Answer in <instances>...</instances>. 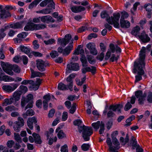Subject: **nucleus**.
I'll list each match as a JSON object with an SVG mask.
<instances>
[{
	"label": "nucleus",
	"instance_id": "1",
	"mask_svg": "<svg viewBox=\"0 0 152 152\" xmlns=\"http://www.w3.org/2000/svg\"><path fill=\"white\" fill-rule=\"evenodd\" d=\"M79 133L82 132V136L85 141L90 140V137L93 133L92 128L91 127L85 126H79L77 127Z\"/></svg>",
	"mask_w": 152,
	"mask_h": 152
},
{
	"label": "nucleus",
	"instance_id": "2",
	"mask_svg": "<svg viewBox=\"0 0 152 152\" xmlns=\"http://www.w3.org/2000/svg\"><path fill=\"white\" fill-rule=\"evenodd\" d=\"M143 65H140L135 62L134 65L132 72L134 74L137 72V75L135 76V83H137L142 79V76L144 74V70L143 69Z\"/></svg>",
	"mask_w": 152,
	"mask_h": 152
},
{
	"label": "nucleus",
	"instance_id": "3",
	"mask_svg": "<svg viewBox=\"0 0 152 152\" xmlns=\"http://www.w3.org/2000/svg\"><path fill=\"white\" fill-rule=\"evenodd\" d=\"M113 16H111L107 20V22L110 24L113 25V27L116 28H119L120 27L119 20L121 15L119 12H114L113 14Z\"/></svg>",
	"mask_w": 152,
	"mask_h": 152
},
{
	"label": "nucleus",
	"instance_id": "4",
	"mask_svg": "<svg viewBox=\"0 0 152 152\" xmlns=\"http://www.w3.org/2000/svg\"><path fill=\"white\" fill-rule=\"evenodd\" d=\"M87 59L85 55L81 56L80 60L82 63V65L83 67H86L88 66V63L87 61V59L89 63L91 64H95L96 60L95 59H93L94 57L91 55H87L86 56Z\"/></svg>",
	"mask_w": 152,
	"mask_h": 152
},
{
	"label": "nucleus",
	"instance_id": "5",
	"mask_svg": "<svg viewBox=\"0 0 152 152\" xmlns=\"http://www.w3.org/2000/svg\"><path fill=\"white\" fill-rule=\"evenodd\" d=\"M146 48L145 47L143 46L142 48V49L140 51L139 55V61L138 62L136 61L134 62V64L135 63H137L140 65H143V66H145V55Z\"/></svg>",
	"mask_w": 152,
	"mask_h": 152
},
{
	"label": "nucleus",
	"instance_id": "6",
	"mask_svg": "<svg viewBox=\"0 0 152 152\" xmlns=\"http://www.w3.org/2000/svg\"><path fill=\"white\" fill-rule=\"evenodd\" d=\"M1 65L3 71L7 74L11 76L13 75L14 72L12 71V64H10L8 62L5 63L1 61Z\"/></svg>",
	"mask_w": 152,
	"mask_h": 152
},
{
	"label": "nucleus",
	"instance_id": "7",
	"mask_svg": "<svg viewBox=\"0 0 152 152\" xmlns=\"http://www.w3.org/2000/svg\"><path fill=\"white\" fill-rule=\"evenodd\" d=\"M79 69L80 67L78 63L71 62L67 64L66 73L68 74L71 73V71H77Z\"/></svg>",
	"mask_w": 152,
	"mask_h": 152
},
{
	"label": "nucleus",
	"instance_id": "8",
	"mask_svg": "<svg viewBox=\"0 0 152 152\" xmlns=\"http://www.w3.org/2000/svg\"><path fill=\"white\" fill-rule=\"evenodd\" d=\"M17 92H15L13 95V97L10 99L6 98L4 100V103L7 105L11 104L14 102L18 101L20 99V95Z\"/></svg>",
	"mask_w": 152,
	"mask_h": 152
},
{
	"label": "nucleus",
	"instance_id": "9",
	"mask_svg": "<svg viewBox=\"0 0 152 152\" xmlns=\"http://www.w3.org/2000/svg\"><path fill=\"white\" fill-rule=\"evenodd\" d=\"M65 38H59L58 39V44H60L63 47H65L70 41L72 36L70 34H67L65 35Z\"/></svg>",
	"mask_w": 152,
	"mask_h": 152
},
{
	"label": "nucleus",
	"instance_id": "10",
	"mask_svg": "<svg viewBox=\"0 0 152 152\" xmlns=\"http://www.w3.org/2000/svg\"><path fill=\"white\" fill-rule=\"evenodd\" d=\"M24 124L23 119L21 117H18V121H16V124L13 126L15 131L16 132H19L20 128L24 126Z\"/></svg>",
	"mask_w": 152,
	"mask_h": 152
},
{
	"label": "nucleus",
	"instance_id": "11",
	"mask_svg": "<svg viewBox=\"0 0 152 152\" xmlns=\"http://www.w3.org/2000/svg\"><path fill=\"white\" fill-rule=\"evenodd\" d=\"M36 64L38 69L41 72L45 71L46 67L49 65L48 63H45V61L42 60H37Z\"/></svg>",
	"mask_w": 152,
	"mask_h": 152
},
{
	"label": "nucleus",
	"instance_id": "12",
	"mask_svg": "<svg viewBox=\"0 0 152 152\" xmlns=\"http://www.w3.org/2000/svg\"><path fill=\"white\" fill-rule=\"evenodd\" d=\"M110 49H108L105 56L104 59L108 60L110 57L112 53L115 52V46L113 43H110L109 45Z\"/></svg>",
	"mask_w": 152,
	"mask_h": 152
},
{
	"label": "nucleus",
	"instance_id": "13",
	"mask_svg": "<svg viewBox=\"0 0 152 152\" xmlns=\"http://www.w3.org/2000/svg\"><path fill=\"white\" fill-rule=\"evenodd\" d=\"M107 145L109 147V151L110 152H118L117 150L120 148V146H114L112 145L111 140L110 138L107 137L106 141Z\"/></svg>",
	"mask_w": 152,
	"mask_h": 152
},
{
	"label": "nucleus",
	"instance_id": "14",
	"mask_svg": "<svg viewBox=\"0 0 152 152\" xmlns=\"http://www.w3.org/2000/svg\"><path fill=\"white\" fill-rule=\"evenodd\" d=\"M123 107L122 104H118L115 105H110L109 107V110H112L114 112H116L117 110L119 113H121V109Z\"/></svg>",
	"mask_w": 152,
	"mask_h": 152
},
{
	"label": "nucleus",
	"instance_id": "15",
	"mask_svg": "<svg viewBox=\"0 0 152 152\" xmlns=\"http://www.w3.org/2000/svg\"><path fill=\"white\" fill-rule=\"evenodd\" d=\"M24 23V21L20 22H17L16 23L11 24L8 25L7 26L10 28H11L14 29L21 28L22 27L23 24Z\"/></svg>",
	"mask_w": 152,
	"mask_h": 152
},
{
	"label": "nucleus",
	"instance_id": "16",
	"mask_svg": "<svg viewBox=\"0 0 152 152\" xmlns=\"http://www.w3.org/2000/svg\"><path fill=\"white\" fill-rule=\"evenodd\" d=\"M41 21L44 23H49V22L54 23L55 21L50 16L47 15L41 17Z\"/></svg>",
	"mask_w": 152,
	"mask_h": 152
},
{
	"label": "nucleus",
	"instance_id": "17",
	"mask_svg": "<svg viewBox=\"0 0 152 152\" xmlns=\"http://www.w3.org/2000/svg\"><path fill=\"white\" fill-rule=\"evenodd\" d=\"M71 10L73 12L77 13L84 11L86 10V8L82 6H74L71 7Z\"/></svg>",
	"mask_w": 152,
	"mask_h": 152
},
{
	"label": "nucleus",
	"instance_id": "18",
	"mask_svg": "<svg viewBox=\"0 0 152 152\" xmlns=\"http://www.w3.org/2000/svg\"><path fill=\"white\" fill-rule=\"evenodd\" d=\"M32 135L34 139V142L36 144H41L42 142L41 137L39 134L34 132Z\"/></svg>",
	"mask_w": 152,
	"mask_h": 152
},
{
	"label": "nucleus",
	"instance_id": "19",
	"mask_svg": "<svg viewBox=\"0 0 152 152\" xmlns=\"http://www.w3.org/2000/svg\"><path fill=\"white\" fill-rule=\"evenodd\" d=\"M11 14L9 11H6L5 9L1 10L0 13V18L5 19L10 17Z\"/></svg>",
	"mask_w": 152,
	"mask_h": 152
},
{
	"label": "nucleus",
	"instance_id": "20",
	"mask_svg": "<svg viewBox=\"0 0 152 152\" xmlns=\"http://www.w3.org/2000/svg\"><path fill=\"white\" fill-rule=\"evenodd\" d=\"M138 37L140 39L142 42L146 43L149 42L151 39L147 34L144 35L142 34L140 35H138Z\"/></svg>",
	"mask_w": 152,
	"mask_h": 152
},
{
	"label": "nucleus",
	"instance_id": "21",
	"mask_svg": "<svg viewBox=\"0 0 152 152\" xmlns=\"http://www.w3.org/2000/svg\"><path fill=\"white\" fill-rule=\"evenodd\" d=\"M73 42H72V43L70 42L69 45L64 49V55H68L70 53L73 47Z\"/></svg>",
	"mask_w": 152,
	"mask_h": 152
},
{
	"label": "nucleus",
	"instance_id": "22",
	"mask_svg": "<svg viewBox=\"0 0 152 152\" xmlns=\"http://www.w3.org/2000/svg\"><path fill=\"white\" fill-rule=\"evenodd\" d=\"M66 81L67 82H69V83L67 85L68 86L69 89L70 91H72L73 90V81L71 75H69L66 79Z\"/></svg>",
	"mask_w": 152,
	"mask_h": 152
},
{
	"label": "nucleus",
	"instance_id": "23",
	"mask_svg": "<svg viewBox=\"0 0 152 152\" xmlns=\"http://www.w3.org/2000/svg\"><path fill=\"white\" fill-rule=\"evenodd\" d=\"M119 24L120 27L123 28H128L130 26V23L128 20L120 22Z\"/></svg>",
	"mask_w": 152,
	"mask_h": 152
},
{
	"label": "nucleus",
	"instance_id": "24",
	"mask_svg": "<svg viewBox=\"0 0 152 152\" xmlns=\"http://www.w3.org/2000/svg\"><path fill=\"white\" fill-rule=\"evenodd\" d=\"M24 30L26 31L34 30V23L31 22L28 23L24 27Z\"/></svg>",
	"mask_w": 152,
	"mask_h": 152
},
{
	"label": "nucleus",
	"instance_id": "25",
	"mask_svg": "<svg viewBox=\"0 0 152 152\" xmlns=\"http://www.w3.org/2000/svg\"><path fill=\"white\" fill-rule=\"evenodd\" d=\"M100 17L102 19H105L106 21L107 19L110 17L108 11L106 10H103L101 12Z\"/></svg>",
	"mask_w": 152,
	"mask_h": 152
},
{
	"label": "nucleus",
	"instance_id": "26",
	"mask_svg": "<svg viewBox=\"0 0 152 152\" xmlns=\"http://www.w3.org/2000/svg\"><path fill=\"white\" fill-rule=\"evenodd\" d=\"M58 90L62 91L67 90L69 88L68 86L62 82L59 83L58 86Z\"/></svg>",
	"mask_w": 152,
	"mask_h": 152
},
{
	"label": "nucleus",
	"instance_id": "27",
	"mask_svg": "<svg viewBox=\"0 0 152 152\" xmlns=\"http://www.w3.org/2000/svg\"><path fill=\"white\" fill-rule=\"evenodd\" d=\"M34 114V111L32 109H29L26 111L25 113L23 114V117L24 118H26L27 116H32Z\"/></svg>",
	"mask_w": 152,
	"mask_h": 152
},
{
	"label": "nucleus",
	"instance_id": "28",
	"mask_svg": "<svg viewBox=\"0 0 152 152\" xmlns=\"http://www.w3.org/2000/svg\"><path fill=\"white\" fill-rule=\"evenodd\" d=\"M19 88L20 90L16 91L15 92H17L18 94H20V97L23 93H26L28 91L27 87L26 86L20 85L19 87Z\"/></svg>",
	"mask_w": 152,
	"mask_h": 152
},
{
	"label": "nucleus",
	"instance_id": "29",
	"mask_svg": "<svg viewBox=\"0 0 152 152\" xmlns=\"http://www.w3.org/2000/svg\"><path fill=\"white\" fill-rule=\"evenodd\" d=\"M140 30V27L138 26H136L133 28L131 34L132 35L136 36L137 34L139 33Z\"/></svg>",
	"mask_w": 152,
	"mask_h": 152
},
{
	"label": "nucleus",
	"instance_id": "30",
	"mask_svg": "<svg viewBox=\"0 0 152 152\" xmlns=\"http://www.w3.org/2000/svg\"><path fill=\"white\" fill-rule=\"evenodd\" d=\"M52 11V8H46L38 11L37 12V13L47 14H50Z\"/></svg>",
	"mask_w": 152,
	"mask_h": 152
},
{
	"label": "nucleus",
	"instance_id": "31",
	"mask_svg": "<svg viewBox=\"0 0 152 152\" xmlns=\"http://www.w3.org/2000/svg\"><path fill=\"white\" fill-rule=\"evenodd\" d=\"M19 48L21 52H24L26 54L29 53L30 52V48L25 46L23 45H20Z\"/></svg>",
	"mask_w": 152,
	"mask_h": 152
},
{
	"label": "nucleus",
	"instance_id": "32",
	"mask_svg": "<svg viewBox=\"0 0 152 152\" xmlns=\"http://www.w3.org/2000/svg\"><path fill=\"white\" fill-rule=\"evenodd\" d=\"M46 27L45 24H35L34 23V29L35 30L44 29Z\"/></svg>",
	"mask_w": 152,
	"mask_h": 152
},
{
	"label": "nucleus",
	"instance_id": "33",
	"mask_svg": "<svg viewBox=\"0 0 152 152\" xmlns=\"http://www.w3.org/2000/svg\"><path fill=\"white\" fill-rule=\"evenodd\" d=\"M101 125V122L99 121L96 122H94L91 124L92 126L94 129L95 131H97Z\"/></svg>",
	"mask_w": 152,
	"mask_h": 152
},
{
	"label": "nucleus",
	"instance_id": "34",
	"mask_svg": "<svg viewBox=\"0 0 152 152\" xmlns=\"http://www.w3.org/2000/svg\"><path fill=\"white\" fill-rule=\"evenodd\" d=\"M57 136L59 139H62L66 137V134L62 130H60L57 134Z\"/></svg>",
	"mask_w": 152,
	"mask_h": 152
},
{
	"label": "nucleus",
	"instance_id": "35",
	"mask_svg": "<svg viewBox=\"0 0 152 152\" xmlns=\"http://www.w3.org/2000/svg\"><path fill=\"white\" fill-rule=\"evenodd\" d=\"M27 103L29 102H34V96L33 95L31 94H28L27 97L24 99Z\"/></svg>",
	"mask_w": 152,
	"mask_h": 152
},
{
	"label": "nucleus",
	"instance_id": "36",
	"mask_svg": "<svg viewBox=\"0 0 152 152\" xmlns=\"http://www.w3.org/2000/svg\"><path fill=\"white\" fill-rule=\"evenodd\" d=\"M130 141L131 143L127 144L128 147L131 146L132 144H134V145L133 146H134L137 142L136 139L135 138L134 136L132 135L131 137Z\"/></svg>",
	"mask_w": 152,
	"mask_h": 152
},
{
	"label": "nucleus",
	"instance_id": "37",
	"mask_svg": "<svg viewBox=\"0 0 152 152\" xmlns=\"http://www.w3.org/2000/svg\"><path fill=\"white\" fill-rule=\"evenodd\" d=\"M112 140L113 143L115 146H119L120 143L116 137H113L112 136Z\"/></svg>",
	"mask_w": 152,
	"mask_h": 152
},
{
	"label": "nucleus",
	"instance_id": "38",
	"mask_svg": "<svg viewBox=\"0 0 152 152\" xmlns=\"http://www.w3.org/2000/svg\"><path fill=\"white\" fill-rule=\"evenodd\" d=\"M105 124L102 121L101 122V125L100 127V129L99 131V133L100 134H102L104 132L105 130Z\"/></svg>",
	"mask_w": 152,
	"mask_h": 152
},
{
	"label": "nucleus",
	"instance_id": "39",
	"mask_svg": "<svg viewBox=\"0 0 152 152\" xmlns=\"http://www.w3.org/2000/svg\"><path fill=\"white\" fill-rule=\"evenodd\" d=\"M3 88L4 90L8 92H11L14 91L12 88V86L10 85L4 86L3 87Z\"/></svg>",
	"mask_w": 152,
	"mask_h": 152
},
{
	"label": "nucleus",
	"instance_id": "40",
	"mask_svg": "<svg viewBox=\"0 0 152 152\" xmlns=\"http://www.w3.org/2000/svg\"><path fill=\"white\" fill-rule=\"evenodd\" d=\"M90 147V145L88 143H83L81 146L82 150L84 151H88Z\"/></svg>",
	"mask_w": 152,
	"mask_h": 152
},
{
	"label": "nucleus",
	"instance_id": "41",
	"mask_svg": "<svg viewBox=\"0 0 152 152\" xmlns=\"http://www.w3.org/2000/svg\"><path fill=\"white\" fill-rule=\"evenodd\" d=\"M113 119L112 118L110 119L107 123V128L108 130L110 129L113 125Z\"/></svg>",
	"mask_w": 152,
	"mask_h": 152
},
{
	"label": "nucleus",
	"instance_id": "42",
	"mask_svg": "<svg viewBox=\"0 0 152 152\" xmlns=\"http://www.w3.org/2000/svg\"><path fill=\"white\" fill-rule=\"evenodd\" d=\"M30 69L31 74L30 77L31 78H34L39 76L38 75L37 72L34 71V70L31 68Z\"/></svg>",
	"mask_w": 152,
	"mask_h": 152
},
{
	"label": "nucleus",
	"instance_id": "43",
	"mask_svg": "<svg viewBox=\"0 0 152 152\" xmlns=\"http://www.w3.org/2000/svg\"><path fill=\"white\" fill-rule=\"evenodd\" d=\"M51 57L53 58H55L56 56H59V54L57 51L55 50H52L50 53Z\"/></svg>",
	"mask_w": 152,
	"mask_h": 152
},
{
	"label": "nucleus",
	"instance_id": "44",
	"mask_svg": "<svg viewBox=\"0 0 152 152\" xmlns=\"http://www.w3.org/2000/svg\"><path fill=\"white\" fill-rule=\"evenodd\" d=\"M12 70L15 73H19L20 72V69L19 67L16 65H12Z\"/></svg>",
	"mask_w": 152,
	"mask_h": 152
},
{
	"label": "nucleus",
	"instance_id": "45",
	"mask_svg": "<svg viewBox=\"0 0 152 152\" xmlns=\"http://www.w3.org/2000/svg\"><path fill=\"white\" fill-rule=\"evenodd\" d=\"M8 75H5L4 72H1L0 74V80L3 81L4 82H7V78Z\"/></svg>",
	"mask_w": 152,
	"mask_h": 152
},
{
	"label": "nucleus",
	"instance_id": "46",
	"mask_svg": "<svg viewBox=\"0 0 152 152\" xmlns=\"http://www.w3.org/2000/svg\"><path fill=\"white\" fill-rule=\"evenodd\" d=\"M28 34V33L23 32L21 33H19L17 35V37L18 38H26Z\"/></svg>",
	"mask_w": 152,
	"mask_h": 152
},
{
	"label": "nucleus",
	"instance_id": "47",
	"mask_svg": "<svg viewBox=\"0 0 152 152\" xmlns=\"http://www.w3.org/2000/svg\"><path fill=\"white\" fill-rule=\"evenodd\" d=\"M132 107V105L130 102L129 101H127L124 106V110L125 111H128Z\"/></svg>",
	"mask_w": 152,
	"mask_h": 152
},
{
	"label": "nucleus",
	"instance_id": "48",
	"mask_svg": "<svg viewBox=\"0 0 152 152\" xmlns=\"http://www.w3.org/2000/svg\"><path fill=\"white\" fill-rule=\"evenodd\" d=\"M76 110V105L75 103H73L71 109L69 110V113L73 114Z\"/></svg>",
	"mask_w": 152,
	"mask_h": 152
},
{
	"label": "nucleus",
	"instance_id": "49",
	"mask_svg": "<svg viewBox=\"0 0 152 152\" xmlns=\"http://www.w3.org/2000/svg\"><path fill=\"white\" fill-rule=\"evenodd\" d=\"M15 140L18 142L21 143L22 142L21 138L18 133H14Z\"/></svg>",
	"mask_w": 152,
	"mask_h": 152
},
{
	"label": "nucleus",
	"instance_id": "50",
	"mask_svg": "<svg viewBox=\"0 0 152 152\" xmlns=\"http://www.w3.org/2000/svg\"><path fill=\"white\" fill-rule=\"evenodd\" d=\"M55 40L54 39H51L48 40L44 41V43L46 45H50L55 42Z\"/></svg>",
	"mask_w": 152,
	"mask_h": 152
},
{
	"label": "nucleus",
	"instance_id": "51",
	"mask_svg": "<svg viewBox=\"0 0 152 152\" xmlns=\"http://www.w3.org/2000/svg\"><path fill=\"white\" fill-rule=\"evenodd\" d=\"M89 50L90 53L93 55L96 56L98 52L94 46H93Z\"/></svg>",
	"mask_w": 152,
	"mask_h": 152
},
{
	"label": "nucleus",
	"instance_id": "52",
	"mask_svg": "<svg viewBox=\"0 0 152 152\" xmlns=\"http://www.w3.org/2000/svg\"><path fill=\"white\" fill-rule=\"evenodd\" d=\"M147 101L148 103H152V92H149L147 97Z\"/></svg>",
	"mask_w": 152,
	"mask_h": 152
},
{
	"label": "nucleus",
	"instance_id": "53",
	"mask_svg": "<svg viewBox=\"0 0 152 152\" xmlns=\"http://www.w3.org/2000/svg\"><path fill=\"white\" fill-rule=\"evenodd\" d=\"M87 30H88V28L87 26H83L78 28L77 30V32L79 33H80Z\"/></svg>",
	"mask_w": 152,
	"mask_h": 152
},
{
	"label": "nucleus",
	"instance_id": "54",
	"mask_svg": "<svg viewBox=\"0 0 152 152\" xmlns=\"http://www.w3.org/2000/svg\"><path fill=\"white\" fill-rule=\"evenodd\" d=\"M60 151L61 152H68V148L66 144H64L61 146Z\"/></svg>",
	"mask_w": 152,
	"mask_h": 152
},
{
	"label": "nucleus",
	"instance_id": "55",
	"mask_svg": "<svg viewBox=\"0 0 152 152\" xmlns=\"http://www.w3.org/2000/svg\"><path fill=\"white\" fill-rule=\"evenodd\" d=\"M142 90H137L135 92V95L137 98H138L142 95Z\"/></svg>",
	"mask_w": 152,
	"mask_h": 152
},
{
	"label": "nucleus",
	"instance_id": "56",
	"mask_svg": "<svg viewBox=\"0 0 152 152\" xmlns=\"http://www.w3.org/2000/svg\"><path fill=\"white\" fill-rule=\"evenodd\" d=\"M55 113V110L54 109H51L49 112L48 114V116L49 118H52L54 116V114Z\"/></svg>",
	"mask_w": 152,
	"mask_h": 152
},
{
	"label": "nucleus",
	"instance_id": "57",
	"mask_svg": "<svg viewBox=\"0 0 152 152\" xmlns=\"http://www.w3.org/2000/svg\"><path fill=\"white\" fill-rule=\"evenodd\" d=\"M21 59L22 60L23 64L25 65H26L28 62V58L25 55L22 56Z\"/></svg>",
	"mask_w": 152,
	"mask_h": 152
},
{
	"label": "nucleus",
	"instance_id": "58",
	"mask_svg": "<svg viewBox=\"0 0 152 152\" xmlns=\"http://www.w3.org/2000/svg\"><path fill=\"white\" fill-rule=\"evenodd\" d=\"M82 123V121L80 119H77L74 121L73 122V124L75 126H80Z\"/></svg>",
	"mask_w": 152,
	"mask_h": 152
},
{
	"label": "nucleus",
	"instance_id": "59",
	"mask_svg": "<svg viewBox=\"0 0 152 152\" xmlns=\"http://www.w3.org/2000/svg\"><path fill=\"white\" fill-rule=\"evenodd\" d=\"M32 55L36 57H42L43 56L42 53H40L39 52H36L34 51H32L31 52Z\"/></svg>",
	"mask_w": 152,
	"mask_h": 152
},
{
	"label": "nucleus",
	"instance_id": "60",
	"mask_svg": "<svg viewBox=\"0 0 152 152\" xmlns=\"http://www.w3.org/2000/svg\"><path fill=\"white\" fill-rule=\"evenodd\" d=\"M104 53L102 52L99 55H98L96 57V58L97 59L99 60L100 61H102L104 58Z\"/></svg>",
	"mask_w": 152,
	"mask_h": 152
},
{
	"label": "nucleus",
	"instance_id": "61",
	"mask_svg": "<svg viewBox=\"0 0 152 152\" xmlns=\"http://www.w3.org/2000/svg\"><path fill=\"white\" fill-rule=\"evenodd\" d=\"M15 108L14 106H8L5 108V110L8 112H11L13 110H15Z\"/></svg>",
	"mask_w": 152,
	"mask_h": 152
},
{
	"label": "nucleus",
	"instance_id": "62",
	"mask_svg": "<svg viewBox=\"0 0 152 152\" xmlns=\"http://www.w3.org/2000/svg\"><path fill=\"white\" fill-rule=\"evenodd\" d=\"M32 43L33 45V48L34 49H37L39 48V45L38 44V41L37 40H34Z\"/></svg>",
	"mask_w": 152,
	"mask_h": 152
},
{
	"label": "nucleus",
	"instance_id": "63",
	"mask_svg": "<svg viewBox=\"0 0 152 152\" xmlns=\"http://www.w3.org/2000/svg\"><path fill=\"white\" fill-rule=\"evenodd\" d=\"M99 47L102 52L104 53L105 51L106 48V46L103 43L101 42L99 44Z\"/></svg>",
	"mask_w": 152,
	"mask_h": 152
},
{
	"label": "nucleus",
	"instance_id": "64",
	"mask_svg": "<svg viewBox=\"0 0 152 152\" xmlns=\"http://www.w3.org/2000/svg\"><path fill=\"white\" fill-rule=\"evenodd\" d=\"M97 35L94 33H92L89 34L87 37V39L88 40H90L92 38H96L97 37Z\"/></svg>",
	"mask_w": 152,
	"mask_h": 152
}]
</instances>
